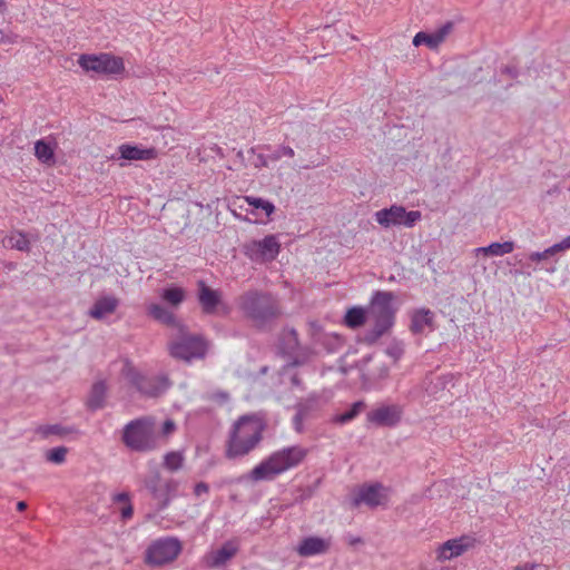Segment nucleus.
I'll return each mask as SVG.
<instances>
[{
  "label": "nucleus",
  "mask_w": 570,
  "mask_h": 570,
  "mask_svg": "<svg viewBox=\"0 0 570 570\" xmlns=\"http://www.w3.org/2000/svg\"><path fill=\"white\" fill-rule=\"evenodd\" d=\"M266 428V420L261 413L239 416L229 431L226 458L236 459L248 454L262 441Z\"/></svg>",
  "instance_id": "nucleus-1"
},
{
  "label": "nucleus",
  "mask_w": 570,
  "mask_h": 570,
  "mask_svg": "<svg viewBox=\"0 0 570 570\" xmlns=\"http://www.w3.org/2000/svg\"><path fill=\"white\" fill-rule=\"evenodd\" d=\"M308 450L299 445L284 448L273 452L250 471L254 481L269 480L292 468L299 465L307 456Z\"/></svg>",
  "instance_id": "nucleus-2"
},
{
  "label": "nucleus",
  "mask_w": 570,
  "mask_h": 570,
  "mask_svg": "<svg viewBox=\"0 0 570 570\" xmlns=\"http://www.w3.org/2000/svg\"><path fill=\"white\" fill-rule=\"evenodd\" d=\"M239 307L256 327L264 328L281 315L279 305L272 294L250 289L239 297Z\"/></svg>",
  "instance_id": "nucleus-3"
},
{
  "label": "nucleus",
  "mask_w": 570,
  "mask_h": 570,
  "mask_svg": "<svg viewBox=\"0 0 570 570\" xmlns=\"http://www.w3.org/2000/svg\"><path fill=\"white\" fill-rule=\"evenodd\" d=\"M121 441L135 452H149L158 449L159 435L155 430V419L144 416L130 421L122 430Z\"/></svg>",
  "instance_id": "nucleus-4"
},
{
  "label": "nucleus",
  "mask_w": 570,
  "mask_h": 570,
  "mask_svg": "<svg viewBox=\"0 0 570 570\" xmlns=\"http://www.w3.org/2000/svg\"><path fill=\"white\" fill-rule=\"evenodd\" d=\"M207 352V343L202 335H191L179 327V335L169 345V353L174 358L186 362L193 358H203Z\"/></svg>",
  "instance_id": "nucleus-5"
},
{
  "label": "nucleus",
  "mask_w": 570,
  "mask_h": 570,
  "mask_svg": "<svg viewBox=\"0 0 570 570\" xmlns=\"http://www.w3.org/2000/svg\"><path fill=\"white\" fill-rule=\"evenodd\" d=\"M78 63L87 72L92 71L105 76H117L125 70L122 58L111 53H83L79 57Z\"/></svg>",
  "instance_id": "nucleus-6"
},
{
  "label": "nucleus",
  "mask_w": 570,
  "mask_h": 570,
  "mask_svg": "<svg viewBox=\"0 0 570 570\" xmlns=\"http://www.w3.org/2000/svg\"><path fill=\"white\" fill-rule=\"evenodd\" d=\"M180 551L181 543L177 538H161L147 548L145 562L150 566H163L174 561Z\"/></svg>",
  "instance_id": "nucleus-7"
},
{
  "label": "nucleus",
  "mask_w": 570,
  "mask_h": 570,
  "mask_svg": "<svg viewBox=\"0 0 570 570\" xmlns=\"http://www.w3.org/2000/svg\"><path fill=\"white\" fill-rule=\"evenodd\" d=\"M196 286V298L203 314L210 316L228 314L229 308L223 299L222 291L210 287L204 279H198Z\"/></svg>",
  "instance_id": "nucleus-8"
},
{
  "label": "nucleus",
  "mask_w": 570,
  "mask_h": 570,
  "mask_svg": "<svg viewBox=\"0 0 570 570\" xmlns=\"http://www.w3.org/2000/svg\"><path fill=\"white\" fill-rule=\"evenodd\" d=\"M421 218L422 214L420 210H406V208L401 205H392L375 213L376 222L385 228L392 226H405L411 228L414 227Z\"/></svg>",
  "instance_id": "nucleus-9"
},
{
  "label": "nucleus",
  "mask_w": 570,
  "mask_h": 570,
  "mask_svg": "<svg viewBox=\"0 0 570 570\" xmlns=\"http://www.w3.org/2000/svg\"><path fill=\"white\" fill-rule=\"evenodd\" d=\"M126 379L139 393L149 397L160 396L170 385L167 376H146L134 367L126 371Z\"/></svg>",
  "instance_id": "nucleus-10"
},
{
  "label": "nucleus",
  "mask_w": 570,
  "mask_h": 570,
  "mask_svg": "<svg viewBox=\"0 0 570 570\" xmlns=\"http://www.w3.org/2000/svg\"><path fill=\"white\" fill-rule=\"evenodd\" d=\"M394 299L395 295L393 292H374L367 307L370 317H372L374 322L392 327L395 317V308L392 305Z\"/></svg>",
  "instance_id": "nucleus-11"
},
{
  "label": "nucleus",
  "mask_w": 570,
  "mask_h": 570,
  "mask_svg": "<svg viewBox=\"0 0 570 570\" xmlns=\"http://www.w3.org/2000/svg\"><path fill=\"white\" fill-rule=\"evenodd\" d=\"M281 252V244L275 235H267L261 240H250L244 245V253L255 262H272Z\"/></svg>",
  "instance_id": "nucleus-12"
},
{
  "label": "nucleus",
  "mask_w": 570,
  "mask_h": 570,
  "mask_svg": "<svg viewBox=\"0 0 570 570\" xmlns=\"http://www.w3.org/2000/svg\"><path fill=\"white\" fill-rule=\"evenodd\" d=\"M385 488L380 482L364 483L352 498V507L358 508L365 504L371 509L379 505H384L387 501V495L384 493Z\"/></svg>",
  "instance_id": "nucleus-13"
},
{
  "label": "nucleus",
  "mask_w": 570,
  "mask_h": 570,
  "mask_svg": "<svg viewBox=\"0 0 570 570\" xmlns=\"http://www.w3.org/2000/svg\"><path fill=\"white\" fill-rule=\"evenodd\" d=\"M401 410L396 405H382L367 413V421L376 426L393 428L401 421Z\"/></svg>",
  "instance_id": "nucleus-14"
},
{
  "label": "nucleus",
  "mask_w": 570,
  "mask_h": 570,
  "mask_svg": "<svg viewBox=\"0 0 570 570\" xmlns=\"http://www.w3.org/2000/svg\"><path fill=\"white\" fill-rule=\"evenodd\" d=\"M316 132L315 125L298 122L291 127L289 132L286 134V140L294 144L299 150L309 148V138L312 134Z\"/></svg>",
  "instance_id": "nucleus-15"
},
{
  "label": "nucleus",
  "mask_w": 570,
  "mask_h": 570,
  "mask_svg": "<svg viewBox=\"0 0 570 570\" xmlns=\"http://www.w3.org/2000/svg\"><path fill=\"white\" fill-rule=\"evenodd\" d=\"M119 159L125 160H150L157 157L154 147L144 148L138 145L122 144L118 147Z\"/></svg>",
  "instance_id": "nucleus-16"
},
{
  "label": "nucleus",
  "mask_w": 570,
  "mask_h": 570,
  "mask_svg": "<svg viewBox=\"0 0 570 570\" xmlns=\"http://www.w3.org/2000/svg\"><path fill=\"white\" fill-rule=\"evenodd\" d=\"M435 328L434 313L429 308H419L411 316L410 330L413 334H422L424 328Z\"/></svg>",
  "instance_id": "nucleus-17"
},
{
  "label": "nucleus",
  "mask_w": 570,
  "mask_h": 570,
  "mask_svg": "<svg viewBox=\"0 0 570 570\" xmlns=\"http://www.w3.org/2000/svg\"><path fill=\"white\" fill-rule=\"evenodd\" d=\"M328 548L330 543L325 539L320 537H306L299 542L297 552L302 557H311L324 553Z\"/></svg>",
  "instance_id": "nucleus-18"
},
{
  "label": "nucleus",
  "mask_w": 570,
  "mask_h": 570,
  "mask_svg": "<svg viewBox=\"0 0 570 570\" xmlns=\"http://www.w3.org/2000/svg\"><path fill=\"white\" fill-rule=\"evenodd\" d=\"M118 304L119 301L116 297L102 296L94 303L92 307L89 309V315L95 320H102L107 315L112 314Z\"/></svg>",
  "instance_id": "nucleus-19"
},
{
  "label": "nucleus",
  "mask_w": 570,
  "mask_h": 570,
  "mask_svg": "<svg viewBox=\"0 0 570 570\" xmlns=\"http://www.w3.org/2000/svg\"><path fill=\"white\" fill-rule=\"evenodd\" d=\"M237 547L232 542H225L219 549L210 553L208 564L212 568H220L227 563L236 553Z\"/></svg>",
  "instance_id": "nucleus-20"
},
{
  "label": "nucleus",
  "mask_w": 570,
  "mask_h": 570,
  "mask_svg": "<svg viewBox=\"0 0 570 570\" xmlns=\"http://www.w3.org/2000/svg\"><path fill=\"white\" fill-rule=\"evenodd\" d=\"M299 347L298 334L295 328H284L278 338V348L283 355L292 356Z\"/></svg>",
  "instance_id": "nucleus-21"
},
{
  "label": "nucleus",
  "mask_w": 570,
  "mask_h": 570,
  "mask_svg": "<svg viewBox=\"0 0 570 570\" xmlns=\"http://www.w3.org/2000/svg\"><path fill=\"white\" fill-rule=\"evenodd\" d=\"M148 315L154 320L171 327H180L183 326L176 318L175 314L171 313L168 308L160 304H151L148 307Z\"/></svg>",
  "instance_id": "nucleus-22"
},
{
  "label": "nucleus",
  "mask_w": 570,
  "mask_h": 570,
  "mask_svg": "<svg viewBox=\"0 0 570 570\" xmlns=\"http://www.w3.org/2000/svg\"><path fill=\"white\" fill-rule=\"evenodd\" d=\"M370 316L368 309L362 306H352L347 308L343 323L350 328H358L363 326Z\"/></svg>",
  "instance_id": "nucleus-23"
},
{
  "label": "nucleus",
  "mask_w": 570,
  "mask_h": 570,
  "mask_svg": "<svg viewBox=\"0 0 570 570\" xmlns=\"http://www.w3.org/2000/svg\"><path fill=\"white\" fill-rule=\"evenodd\" d=\"M107 394V386L104 381L96 382L90 390L88 400H87V407L95 412L97 410H100L105 406V399Z\"/></svg>",
  "instance_id": "nucleus-24"
},
{
  "label": "nucleus",
  "mask_w": 570,
  "mask_h": 570,
  "mask_svg": "<svg viewBox=\"0 0 570 570\" xmlns=\"http://www.w3.org/2000/svg\"><path fill=\"white\" fill-rule=\"evenodd\" d=\"M144 484L150 492L153 499H155L157 503H161V498L165 495L163 493L164 484L161 483V476L157 469L151 471L150 474L145 478Z\"/></svg>",
  "instance_id": "nucleus-25"
},
{
  "label": "nucleus",
  "mask_w": 570,
  "mask_h": 570,
  "mask_svg": "<svg viewBox=\"0 0 570 570\" xmlns=\"http://www.w3.org/2000/svg\"><path fill=\"white\" fill-rule=\"evenodd\" d=\"M463 538L448 540L440 547V557L443 559H452L461 556L466 549L468 544L463 543Z\"/></svg>",
  "instance_id": "nucleus-26"
},
{
  "label": "nucleus",
  "mask_w": 570,
  "mask_h": 570,
  "mask_svg": "<svg viewBox=\"0 0 570 570\" xmlns=\"http://www.w3.org/2000/svg\"><path fill=\"white\" fill-rule=\"evenodd\" d=\"M160 297L173 307H178L186 299V291L177 285L163 288Z\"/></svg>",
  "instance_id": "nucleus-27"
},
{
  "label": "nucleus",
  "mask_w": 570,
  "mask_h": 570,
  "mask_svg": "<svg viewBox=\"0 0 570 570\" xmlns=\"http://www.w3.org/2000/svg\"><path fill=\"white\" fill-rule=\"evenodd\" d=\"M35 155L42 163L47 165L55 164V150L51 142L39 139L35 144Z\"/></svg>",
  "instance_id": "nucleus-28"
},
{
  "label": "nucleus",
  "mask_w": 570,
  "mask_h": 570,
  "mask_svg": "<svg viewBox=\"0 0 570 570\" xmlns=\"http://www.w3.org/2000/svg\"><path fill=\"white\" fill-rule=\"evenodd\" d=\"M247 204L253 208V214L258 215V210L263 212L266 217H271V215L275 212V205L261 197L247 196Z\"/></svg>",
  "instance_id": "nucleus-29"
},
{
  "label": "nucleus",
  "mask_w": 570,
  "mask_h": 570,
  "mask_svg": "<svg viewBox=\"0 0 570 570\" xmlns=\"http://www.w3.org/2000/svg\"><path fill=\"white\" fill-rule=\"evenodd\" d=\"M4 245L21 252H30V242L22 232H14L4 240Z\"/></svg>",
  "instance_id": "nucleus-30"
},
{
  "label": "nucleus",
  "mask_w": 570,
  "mask_h": 570,
  "mask_svg": "<svg viewBox=\"0 0 570 570\" xmlns=\"http://www.w3.org/2000/svg\"><path fill=\"white\" fill-rule=\"evenodd\" d=\"M364 407V401H356L350 406L348 410H346L343 413L336 414L332 421L336 424L348 423L350 421L354 420Z\"/></svg>",
  "instance_id": "nucleus-31"
},
{
  "label": "nucleus",
  "mask_w": 570,
  "mask_h": 570,
  "mask_svg": "<svg viewBox=\"0 0 570 570\" xmlns=\"http://www.w3.org/2000/svg\"><path fill=\"white\" fill-rule=\"evenodd\" d=\"M75 431H76L75 428L63 426L61 424H48V425L38 426L36 430V433L40 434L42 438H48L50 435L65 436Z\"/></svg>",
  "instance_id": "nucleus-32"
},
{
  "label": "nucleus",
  "mask_w": 570,
  "mask_h": 570,
  "mask_svg": "<svg viewBox=\"0 0 570 570\" xmlns=\"http://www.w3.org/2000/svg\"><path fill=\"white\" fill-rule=\"evenodd\" d=\"M178 485V482L174 479L165 481L163 489L165 495L161 498V503H157V511H163L169 505L170 500L177 495Z\"/></svg>",
  "instance_id": "nucleus-33"
},
{
  "label": "nucleus",
  "mask_w": 570,
  "mask_h": 570,
  "mask_svg": "<svg viewBox=\"0 0 570 570\" xmlns=\"http://www.w3.org/2000/svg\"><path fill=\"white\" fill-rule=\"evenodd\" d=\"M514 243L513 242H503V243H492L487 247L478 248L479 252L484 253L490 256H502L504 254H509L513 250Z\"/></svg>",
  "instance_id": "nucleus-34"
},
{
  "label": "nucleus",
  "mask_w": 570,
  "mask_h": 570,
  "mask_svg": "<svg viewBox=\"0 0 570 570\" xmlns=\"http://www.w3.org/2000/svg\"><path fill=\"white\" fill-rule=\"evenodd\" d=\"M391 327L384 324L374 322V326L367 330L362 337H360V342L365 343L367 345L374 344L381 336H383Z\"/></svg>",
  "instance_id": "nucleus-35"
},
{
  "label": "nucleus",
  "mask_w": 570,
  "mask_h": 570,
  "mask_svg": "<svg viewBox=\"0 0 570 570\" xmlns=\"http://www.w3.org/2000/svg\"><path fill=\"white\" fill-rule=\"evenodd\" d=\"M412 43L414 47H420L422 45H425L429 49H436L439 47L435 41L433 32H425V31L417 32L414 36Z\"/></svg>",
  "instance_id": "nucleus-36"
},
{
  "label": "nucleus",
  "mask_w": 570,
  "mask_h": 570,
  "mask_svg": "<svg viewBox=\"0 0 570 570\" xmlns=\"http://www.w3.org/2000/svg\"><path fill=\"white\" fill-rule=\"evenodd\" d=\"M184 456L180 452L171 451L164 456V466L174 472L183 466Z\"/></svg>",
  "instance_id": "nucleus-37"
},
{
  "label": "nucleus",
  "mask_w": 570,
  "mask_h": 570,
  "mask_svg": "<svg viewBox=\"0 0 570 570\" xmlns=\"http://www.w3.org/2000/svg\"><path fill=\"white\" fill-rule=\"evenodd\" d=\"M68 449L66 446H57L47 451L46 459L55 464H61L66 461Z\"/></svg>",
  "instance_id": "nucleus-38"
},
{
  "label": "nucleus",
  "mask_w": 570,
  "mask_h": 570,
  "mask_svg": "<svg viewBox=\"0 0 570 570\" xmlns=\"http://www.w3.org/2000/svg\"><path fill=\"white\" fill-rule=\"evenodd\" d=\"M453 29L454 22L446 21L443 26L433 32L438 46L445 41L446 37L453 31Z\"/></svg>",
  "instance_id": "nucleus-39"
},
{
  "label": "nucleus",
  "mask_w": 570,
  "mask_h": 570,
  "mask_svg": "<svg viewBox=\"0 0 570 570\" xmlns=\"http://www.w3.org/2000/svg\"><path fill=\"white\" fill-rule=\"evenodd\" d=\"M284 156L289 158H293L295 156V151L292 146L281 145L268 157L271 160L277 161Z\"/></svg>",
  "instance_id": "nucleus-40"
},
{
  "label": "nucleus",
  "mask_w": 570,
  "mask_h": 570,
  "mask_svg": "<svg viewBox=\"0 0 570 570\" xmlns=\"http://www.w3.org/2000/svg\"><path fill=\"white\" fill-rule=\"evenodd\" d=\"M323 345L325 346L327 352L334 353L341 348V346L343 345V340L340 335L333 334L324 340Z\"/></svg>",
  "instance_id": "nucleus-41"
},
{
  "label": "nucleus",
  "mask_w": 570,
  "mask_h": 570,
  "mask_svg": "<svg viewBox=\"0 0 570 570\" xmlns=\"http://www.w3.org/2000/svg\"><path fill=\"white\" fill-rule=\"evenodd\" d=\"M386 354L391 356L394 361H397L404 354V346L402 343L394 342L390 344L386 348Z\"/></svg>",
  "instance_id": "nucleus-42"
},
{
  "label": "nucleus",
  "mask_w": 570,
  "mask_h": 570,
  "mask_svg": "<svg viewBox=\"0 0 570 570\" xmlns=\"http://www.w3.org/2000/svg\"><path fill=\"white\" fill-rule=\"evenodd\" d=\"M176 430V423L171 420V419H168L166 420L164 423H163V426H161V435L164 438H167L168 435H170L171 433H174Z\"/></svg>",
  "instance_id": "nucleus-43"
},
{
  "label": "nucleus",
  "mask_w": 570,
  "mask_h": 570,
  "mask_svg": "<svg viewBox=\"0 0 570 570\" xmlns=\"http://www.w3.org/2000/svg\"><path fill=\"white\" fill-rule=\"evenodd\" d=\"M303 421H304L303 411L296 412V414L293 417V424H294L295 431L298 433L303 432Z\"/></svg>",
  "instance_id": "nucleus-44"
},
{
  "label": "nucleus",
  "mask_w": 570,
  "mask_h": 570,
  "mask_svg": "<svg viewBox=\"0 0 570 570\" xmlns=\"http://www.w3.org/2000/svg\"><path fill=\"white\" fill-rule=\"evenodd\" d=\"M501 73L515 79L519 76V69L515 66H504L501 68Z\"/></svg>",
  "instance_id": "nucleus-45"
},
{
  "label": "nucleus",
  "mask_w": 570,
  "mask_h": 570,
  "mask_svg": "<svg viewBox=\"0 0 570 570\" xmlns=\"http://www.w3.org/2000/svg\"><path fill=\"white\" fill-rule=\"evenodd\" d=\"M208 491H209V485L203 481L196 483L194 487V494L196 497H200L203 493H208Z\"/></svg>",
  "instance_id": "nucleus-46"
},
{
  "label": "nucleus",
  "mask_w": 570,
  "mask_h": 570,
  "mask_svg": "<svg viewBox=\"0 0 570 570\" xmlns=\"http://www.w3.org/2000/svg\"><path fill=\"white\" fill-rule=\"evenodd\" d=\"M120 514H121V518L122 520H128L132 517L134 514V508H132V504L131 503H128L126 504L121 510H120Z\"/></svg>",
  "instance_id": "nucleus-47"
},
{
  "label": "nucleus",
  "mask_w": 570,
  "mask_h": 570,
  "mask_svg": "<svg viewBox=\"0 0 570 570\" xmlns=\"http://www.w3.org/2000/svg\"><path fill=\"white\" fill-rule=\"evenodd\" d=\"M549 256H550V254H549V253H547V249H546V250H543V252H534V253H531V254H530V259H531L532 262H540V261H542V259L548 258Z\"/></svg>",
  "instance_id": "nucleus-48"
},
{
  "label": "nucleus",
  "mask_w": 570,
  "mask_h": 570,
  "mask_svg": "<svg viewBox=\"0 0 570 570\" xmlns=\"http://www.w3.org/2000/svg\"><path fill=\"white\" fill-rule=\"evenodd\" d=\"M114 501L115 502H119V503H125L128 504L130 503V497H129V493L127 492H120V493H117L115 497H114Z\"/></svg>",
  "instance_id": "nucleus-49"
},
{
  "label": "nucleus",
  "mask_w": 570,
  "mask_h": 570,
  "mask_svg": "<svg viewBox=\"0 0 570 570\" xmlns=\"http://www.w3.org/2000/svg\"><path fill=\"white\" fill-rule=\"evenodd\" d=\"M296 409H297V412L303 411V413H304V419H306V417H307V415H308V413L312 411L313 405H312L311 403H307V402H305V403H298Z\"/></svg>",
  "instance_id": "nucleus-50"
},
{
  "label": "nucleus",
  "mask_w": 570,
  "mask_h": 570,
  "mask_svg": "<svg viewBox=\"0 0 570 570\" xmlns=\"http://www.w3.org/2000/svg\"><path fill=\"white\" fill-rule=\"evenodd\" d=\"M514 570H546L544 568H542L541 566L539 564H534V563H524L522 566H518L514 568Z\"/></svg>",
  "instance_id": "nucleus-51"
},
{
  "label": "nucleus",
  "mask_w": 570,
  "mask_h": 570,
  "mask_svg": "<svg viewBox=\"0 0 570 570\" xmlns=\"http://www.w3.org/2000/svg\"><path fill=\"white\" fill-rule=\"evenodd\" d=\"M267 160L266 157L262 154L257 155V161L255 163V167H266Z\"/></svg>",
  "instance_id": "nucleus-52"
},
{
  "label": "nucleus",
  "mask_w": 570,
  "mask_h": 570,
  "mask_svg": "<svg viewBox=\"0 0 570 570\" xmlns=\"http://www.w3.org/2000/svg\"><path fill=\"white\" fill-rule=\"evenodd\" d=\"M561 250H563V249H562L560 243H557V244L552 245L551 247L547 248V253H549L550 256L554 255L556 253L561 252Z\"/></svg>",
  "instance_id": "nucleus-53"
},
{
  "label": "nucleus",
  "mask_w": 570,
  "mask_h": 570,
  "mask_svg": "<svg viewBox=\"0 0 570 570\" xmlns=\"http://www.w3.org/2000/svg\"><path fill=\"white\" fill-rule=\"evenodd\" d=\"M291 383L292 385L294 386H301L302 385V380L299 377L298 374H294L292 377H291Z\"/></svg>",
  "instance_id": "nucleus-54"
},
{
  "label": "nucleus",
  "mask_w": 570,
  "mask_h": 570,
  "mask_svg": "<svg viewBox=\"0 0 570 570\" xmlns=\"http://www.w3.org/2000/svg\"><path fill=\"white\" fill-rule=\"evenodd\" d=\"M28 508V504L26 501H19L17 502V510L22 512Z\"/></svg>",
  "instance_id": "nucleus-55"
},
{
  "label": "nucleus",
  "mask_w": 570,
  "mask_h": 570,
  "mask_svg": "<svg viewBox=\"0 0 570 570\" xmlns=\"http://www.w3.org/2000/svg\"><path fill=\"white\" fill-rule=\"evenodd\" d=\"M362 542H363V540H362L360 537L351 538V539H350V541H348V543H350L351 546H355V544H357V543H362Z\"/></svg>",
  "instance_id": "nucleus-56"
},
{
  "label": "nucleus",
  "mask_w": 570,
  "mask_h": 570,
  "mask_svg": "<svg viewBox=\"0 0 570 570\" xmlns=\"http://www.w3.org/2000/svg\"><path fill=\"white\" fill-rule=\"evenodd\" d=\"M302 361L298 360L297 357L293 358L292 362L288 363V366H299L302 365Z\"/></svg>",
  "instance_id": "nucleus-57"
},
{
  "label": "nucleus",
  "mask_w": 570,
  "mask_h": 570,
  "mask_svg": "<svg viewBox=\"0 0 570 570\" xmlns=\"http://www.w3.org/2000/svg\"><path fill=\"white\" fill-rule=\"evenodd\" d=\"M560 245L562 247L563 250L570 248V244L568 243L567 238H563L561 242H560Z\"/></svg>",
  "instance_id": "nucleus-58"
},
{
  "label": "nucleus",
  "mask_w": 570,
  "mask_h": 570,
  "mask_svg": "<svg viewBox=\"0 0 570 570\" xmlns=\"http://www.w3.org/2000/svg\"><path fill=\"white\" fill-rule=\"evenodd\" d=\"M236 156H237V158L239 159L240 164H242V165H245V157H244L243 151H242V150H239V151L237 153V155H236Z\"/></svg>",
  "instance_id": "nucleus-59"
},
{
  "label": "nucleus",
  "mask_w": 570,
  "mask_h": 570,
  "mask_svg": "<svg viewBox=\"0 0 570 570\" xmlns=\"http://www.w3.org/2000/svg\"><path fill=\"white\" fill-rule=\"evenodd\" d=\"M6 10V2L4 0H0V11H4Z\"/></svg>",
  "instance_id": "nucleus-60"
},
{
  "label": "nucleus",
  "mask_w": 570,
  "mask_h": 570,
  "mask_svg": "<svg viewBox=\"0 0 570 570\" xmlns=\"http://www.w3.org/2000/svg\"><path fill=\"white\" fill-rule=\"evenodd\" d=\"M323 31L328 35L331 32V27L330 26H325Z\"/></svg>",
  "instance_id": "nucleus-61"
},
{
  "label": "nucleus",
  "mask_w": 570,
  "mask_h": 570,
  "mask_svg": "<svg viewBox=\"0 0 570 570\" xmlns=\"http://www.w3.org/2000/svg\"><path fill=\"white\" fill-rule=\"evenodd\" d=\"M227 397H228L227 393H222L220 399H227Z\"/></svg>",
  "instance_id": "nucleus-62"
},
{
  "label": "nucleus",
  "mask_w": 570,
  "mask_h": 570,
  "mask_svg": "<svg viewBox=\"0 0 570 570\" xmlns=\"http://www.w3.org/2000/svg\"><path fill=\"white\" fill-rule=\"evenodd\" d=\"M227 397H228L227 393H222L220 399H227Z\"/></svg>",
  "instance_id": "nucleus-63"
}]
</instances>
